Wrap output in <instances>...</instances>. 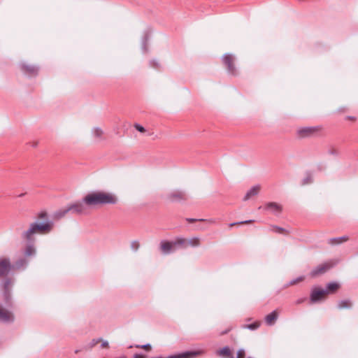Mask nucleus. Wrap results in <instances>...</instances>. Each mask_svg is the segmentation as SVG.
Wrapping results in <instances>:
<instances>
[{
    "mask_svg": "<svg viewBox=\"0 0 358 358\" xmlns=\"http://www.w3.org/2000/svg\"><path fill=\"white\" fill-rule=\"evenodd\" d=\"M173 242L163 241L160 243V248L164 254H169L173 250Z\"/></svg>",
    "mask_w": 358,
    "mask_h": 358,
    "instance_id": "nucleus-12",
    "label": "nucleus"
},
{
    "mask_svg": "<svg viewBox=\"0 0 358 358\" xmlns=\"http://www.w3.org/2000/svg\"><path fill=\"white\" fill-rule=\"evenodd\" d=\"M28 262L26 259H20L19 260H17L16 262H15V267L16 268H21L22 267H24L27 265Z\"/></svg>",
    "mask_w": 358,
    "mask_h": 358,
    "instance_id": "nucleus-24",
    "label": "nucleus"
},
{
    "mask_svg": "<svg viewBox=\"0 0 358 358\" xmlns=\"http://www.w3.org/2000/svg\"><path fill=\"white\" fill-rule=\"evenodd\" d=\"M11 264L8 258L0 259V277L4 276L8 273L11 269Z\"/></svg>",
    "mask_w": 358,
    "mask_h": 358,
    "instance_id": "nucleus-7",
    "label": "nucleus"
},
{
    "mask_svg": "<svg viewBox=\"0 0 358 358\" xmlns=\"http://www.w3.org/2000/svg\"><path fill=\"white\" fill-rule=\"evenodd\" d=\"M134 358H144L143 355H138V354H136L134 356Z\"/></svg>",
    "mask_w": 358,
    "mask_h": 358,
    "instance_id": "nucleus-41",
    "label": "nucleus"
},
{
    "mask_svg": "<svg viewBox=\"0 0 358 358\" xmlns=\"http://www.w3.org/2000/svg\"><path fill=\"white\" fill-rule=\"evenodd\" d=\"M38 217L39 219L45 220L48 217V214L46 212L42 211L38 213Z\"/></svg>",
    "mask_w": 358,
    "mask_h": 358,
    "instance_id": "nucleus-34",
    "label": "nucleus"
},
{
    "mask_svg": "<svg viewBox=\"0 0 358 358\" xmlns=\"http://www.w3.org/2000/svg\"><path fill=\"white\" fill-rule=\"evenodd\" d=\"M69 212H71V211H70L69 206H68L66 208L59 209L57 211H55L52 215V217L55 220H60L62 217H64Z\"/></svg>",
    "mask_w": 358,
    "mask_h": 358,
    "instance_id": "nucleus-15",
    "label": "nucleus"
},
{
    "mask_svg": "<svg viewBox=\"0 0 358 358\" xmlns=\"http://www.w3.org/2000/svg\"><path fill=\"white\" fill-rule=\"evenodd\" d=\"M14 321L13 314L0 306V322L10 323Z\"/></svg>",
    "mask_w": 358,
    "mask_h": 358,
    "instance_id": "nucleus-9",
    "label": "nucleus"
},
{
    "mask_svg": "<svg viewBox=\"0 0 358 358\" xmlns=\"http://www.w3.org/2000/svg\"><path fill=\"white\" fill-rule=\"evenodd\" d=\"M36 250L33 244H28L24 250V255L27 257L33 256L36 254Z\"/></svg>",
    "mask_w": 358,
    "mask_h": 358,
    "instance_id": "nucleus-18",
    "label": "nucleus"
},
{
    "mask_svg": "<svg viewBox=\"0 0 358 358\" xmlns=\"http://www.w3.org/2000/svg\"><path fill=\"white\" fill-rule=\"evenodd\" d=\"M134 127H135V129H136L137 131H140V132H141V133H143V132H145V129L143 126H141V124H134Z\"/></svg>",
    "mask_w": 358,
    "mask_h": 358,
    "instance_id": "nucleus-33",
    "label": "nucleus"
},
{
    "mask_svg": "<svg viewBox=\"0 0 358 358\" xmlns=\"http://www.w3.org/2000/svg\"><path fill=\"white\" fill-rule=\"evenodd\" d=\"M187 221L189 222H194L196 221H200V222H208L209 223H214V221L213 220H206V219H193V218H187Z\"/></svg>",
    "mask_w": 358,
    "mask_h": 358,
    "instance_id": "nucleus-28",
    "label": "nucleus"
},
{
    "mask_svg": "<svg viewBox=\"0 0 358 358\" xmlns=\"http://www.w3.org/2000/svg\"><path fill=\"white\" fill-rule=\"evenodd\" d=\"M328 243L331 245H338L342 243V241H340V238L338 237L332 238L329 239Z\"/></svg>",
    "mask_w": 358,
    "mask_h": 358,
    "instance_id": "nucleus-27",
    "label": "nucleus"
},
{
    "mask_svg": "<svg viewBox=\"0 0 358 358\" xmlns=\"http://www.w3.org/2000/svg\"><path fill=\"white\" fill-rule=\"evenodd\" d=\"M352 306V303L350 300L349 299H345L342 300L338 302V308L339 309H344V308H350Z\"/></svg>",
    "mask_w": 358,
    "mask_h": 358,
    "instance_id": "nucleus-19",
    "label": "nucleus"
},
{
    "mask_svg": "<svg viewBox=\"0 0 358 358\" xmlns=\"http://www.w3.org/2000/svg\"><path fill=\"white\" fill-rule=\"evenodd\" d=\"M339 287V285L336 282H329L327 285V288L324 290L328 291V294L335 292Z\"/></svg>",
    "mask_w": 358,
    "mask_h": 358,
    "instance_id": "nucleus-21",
    "label": "nucleus"
},
{
    "mask_svg": "<svg viewBox=\"0 0 358 358\" xmlns=\"http://www.w3.org/2000/svg\"><path fill=\"white\" fill-rule=\"evenodd\" d=\"M22 69L25 73L30 76L37 74L38 70L36 66L29 64H22Z\"/></svg>",
    "mask_w": 358,
    "mask_h": 358,
    "instance_id": "nucleus-16",
    "label": "nucleus"
},
{
    "mask_svg": "<svg viewBox=\"0 0 358 358\" xmlns=\"http://www.w3.org/2000/svg\"><path fill=\"white\" fill-rule=\"evenodd\" d=\"M245 352L243 349H240L237 352V356L236 358H245Z\"/></svg>",
    "mask_w": 358,
    "mask_h": 358,
    "instance_id": "nucleus-32",
    "label": "nucleus"
},
{
    "mask_svg": "<svg viewBox=\"0 0 358 358\" xmlns=\"http://www.w3.org/2000/svg\"><path fill=\"white\" fill-rule=\"evenodd\" d=\"M317 131V129L316 127H306L301 128L298 130V134L301 137H308L313 135L314 133H315Z\"/></svg>",
    "mask_w": 358,
    "mask_h": 358,
    "instance_id": "nucleus-11",
    "label": "nucleus"
},
{
    "mask_svg": "<svg viewBox=\"0 0 358 358\" xmlns=\"http://www.w3.org/2000/svg\"><path fill=\"white\" fill-rule=\"evenodd\" d=\"M334 264L331 262H326L324 264H321L318 265L316 268H315L310 273L311 277H316L319 275L324 273L331 267H333Z\"/></svg>",
    "mask_w": 358,
    "mask_h": 358,
    "instance_id": "nucleus-5",
    "label": "nucleus"
},
{
    "mask_svg": "<svg viewBox=\"0 0 358 358\" xmlns=\"http://www.w3.org/2000/svg\"><path fill=\"white\" fill-rule=\"evenodd\" d=\"M53 228V222L46 220L41 223L37 222L30 224L27 230L22 234V238L27 241L34 240V236L36 234H45L52 231Z\"/></svg>",
    "mask_w": 358,
    "mask_h": 358,
    "instance_id": "nucleus-2",
    "label": "nucleus"
},
{
    "mask_svg": "<svg viewBox=\"0 0 358 358\" xmlns=\"http://www.w3.org/2000/svg\"><path fill=\"white\" fill-rule=\"evenodd\" d=\"M303 301H304V299H299L296 301V303L299 304V303H302Z\"/></svg>",
    "mask_w": 358,
    "mask_h": 358,
    "instance_id": "nucleus-42",
    "label": "nucleus"
},
{
    "mask_svg": "<svg viewBox=\"0 0 358 358\" xmlns=\"http://www.w3.org/2000/svg\"><path fill=\"white\" fill-rule=\"evenodd\" d=\"M304 279V278L303 276H300L294 280H292V281H290L288 284V285H295L296 283L299 282H301Z\"/></svg>",
    "mask_w": 358,
    "mask_h": 358,
    "instance_id": "nucleus-31",
    "label": "nucleus"
},
{
    "mask_svg": "<svg viewBox=\"0 0 358 358\" xmlns=\"http://www.w3.org/2000/svg\"><path fill=\"white\" fill-rule=\"evenodd\" d=\"M278 318V313L276 310H273L271 313H269L268 315H266L265 318V321L267 324L272 325L274 324L275 321Z\"/></svg>",
    "mask_w": 358,
    "mask_h": 358,
    "instance_id": "nucleus-17",
    "label": "nucleus"
},
{
    "mask_svg": "<svg viewBox=\"0 0 358 358\" xmlns=\"http://www.w3.org/2000/svg\"><path fill=\"white\" fill-rule=\"evenodd\" d=\"M108 343L107 341H103V342L102 343V344H101V346H102L103 348H106V347H108Z\"/></svg>",
    "mask_w": 358,
    "mask_h": 358,
    "instance_id": "nucleus-40",
    "label": "nucleus"
},
{
    "mask_svg": "<svg viewBox=\"0 0 358 358\" xmlns=\"http://www.w3.org/2000/svg\"><path fill=\"white\" fill-rule=\"evenodd\" d=\"M198 355L197 352L195 351H187L182 353L169 355L166 357H163L162 356L159 357H154L152 358H194Z\"/></svg>",
    "mask_w": 358,
    "mask_h": 358,
    "instance_id": "nucleus-10",
    "label": "nucleus"
},
{
    "mask_svg": "<svg viewBox=\"0 0 358 358\" xmlns=\"http://www.w3.org/2000/svg\"><path fill=\"white\" fill-rule=\"evenodd\" d=\"M224 64L227 66L228 71L232 74L235 73V66L234 65V57L232 55L226 54L222 57Z\"/></svg>",
    "mask_w": 358,
    "mask_h": 358,
    "instance_id": "nucleus-8",
    "label": "nucleus"
},
{
    "mask_svg": "<svg viewBox=\"0 0 358 358\" xmlns=\"http://www.w3.org/2000/svg\"><path fill=\"white\" fill-rule=\"evenodd\" d=\"M151 64L153 67H157L158 66V63L156 62V61H152L151 62Z\"/></svg>",
    "mask_w": 358,
    "mask_h": 358,
    "instance_id": "nucleus-39",
    "label": "nucleus"
},
{
    "mask_svg": "<svg viewBox=\"0 0 358 358\" xmlns=\"http://www.w3.org/2000/svg\"><path fill=\"white\" fill-rule=\"evenodd\" d=\"M187 245L192 247H197L200 245V239L197 237H194L189 240H187Z\"/></svg>",
    "mask_w": 358,
    "mask_h": 358,
    "instance_id": "nucleus-23",
    "label": "nucleus"
},
{
    "mask_svg": "<svg viewBox=\"0 0 358 358\" xmlns=\"http://www.w3.org/2000/svg\"><path fill=\"white\" fill-rule=\"evenodd\" d=\"M117 201L115 194L104 192H93L85 196V202L90 208L97 205L115 204Z\"/></svg>",
    "mask_w": 358,
    "mask_h": 358,
    "instance_id": "nucleus-1",
    "label": "nucleus"
},
{
    "mask_svg": "<svg viewBox=\"0 0 358 358\" xmlns=\"http://www.w3.org/2000/svg\"><path fill=\"white\" fill-rule=\"evenodd\" d=\"M260 190V186L259 185H255L252 187H251L245 194V195L243 197L244 201H247L252 198V196H255L257 195Z\"/></svg>",
    "mask_w": 358,
    "mask_h": 358,
    "instance_id": "nucleus-13",
    "label": "nucleus"
},
{
    "mask_svg": "<svg viewBox=\"0 0 358 358\" xmlns=\"http://www.w3.org/2000/svg\"><path fill=\"white\" fill-rule=\"evenodd\" d=\"M140 247V243L138 241H133L131 243V248L134 251H137Z\"/></svg>",
    "mask_w": 358,
    "mask_h": 358,
    "instance_id": "nucleus-29",
    "label": "nucleus"
},
{
    "mask_svg": "<svg viewBox=\"0 0 358 358\" xmlns=\"http://www.w3.org/2000/svg\"><path fill=\"white\" fill-rule=\"evenodd\" d=\"M252 220H245V221H243V222H234V223H231L230 224V226L232 227V226H234L236 224H246V223H250L252 222Z\"/></svg>",
    "mask_w": 358,
    "mask_h": 358,
    "instance_id": "nucleus-36",
    "label": "nucleus"
},
{
    "mask_svg": "<svg viewBox=\"0 0 358 358\" xmlns=\"http://www.w3.org/2000/svg\"><path fill=\"white\" fill-rule=\"evenodd\" d=\"M92 134L93 136L99 139V140H101L102 139V137H103V131L99 128V127H94L92 129Z\"/></svg>",
    "mask_w": 358,
    "mask_h": 358,
    "instance_id": "nucleus-20",
    "label": "nucleus"
},
{
    "mask_svg": "<svg viewBox=\"0 0 358 358\" xmlns=\"http://www.w3.org/2000/svg\"><path fill=\"white\" fill-rule=\"evenodd\" d=\"M70 211L76 215H88L90 213V207L85 202V197L82 201H78L69 206Z\"/></svg>",
    "mask_w": 358,
    "mask_h": 358,
    "instance_id": "nucleus-3",
    "label": "nucleus"
},
{
    "mask_svg": "<svg viewBox=\"0 0 358 358\" xmlns=\"http://www.w3.org/2000/svg\"><path fill=\"white\" fill-rule=\"evenodd\" d=\"M259 327V324L257 322H255L251 324L246 325L245 327L250 330H255Z\"/></svg>",
    "mask_w": 358,
    "mask_h": 358,
    "instance_id": "nucleus-30",
    "label": "nucleus"
},
{
    "mask_svg": "<svg viewBox=\"0 0 358 358\" xmlns=\"http://www.w3.org/2000/svg\"><path fill=\"white\" fill-rule=\"evenodd\" d=\"M174 246H182L184 248L187 247V240L184 238H177L173 242Z\"/></svg>",
    "mask_w": 358,
    "mask_h": 358,
    "instance_id": "nucleus-22",
    "label": "nucleus"
},
{
    "mask_svg": "<svg viewBox=\"0 0 358 358\" xmlns=\"http://www.w3.org/2000/svg\"><path fill=\"white\" fill-rule=\"evenodd\" d=\"M136 347L141 348L143 349H145V350H150L151 348V346L150 344H145V345H137Z\"/></svg>",
    "mask_w": 358,
    "mask_h": 358,
    "instance_id": "nucleus-37",
    "label": "nucleus"
},
{
    "mask_svg": "<svg viewBox=\"0 0 358 358\" xmlns=\"http://www.w3.org/2000/svg\"><path fill=\"white\" fill-rule=\"evenodd\" d=\"M270 231L278 233V234H282L286 231V230L282 227L275 226V225H271L270 227Z\"/></svg>",
    "mask_w": 358,
    "mask_h": 358,
    "instance_id": "nucleus-26",
    "label": "nucleus"
},
{
    "mask_svg": "<svg viewBox=\"0 0 358 358\" xmlns=\"http://www.w3.org/2000/svg\"><path fill=\"white\" fill-rule=\"evenodd\" d=\"M311 181H312V178H311V177L310 176H307L306 178H304L303 180L302 184L303 185H307V184L311 182Z\"/></svg>",
    "mask_w": 358,
    "mask_h": 358,
    "instance_id": "nucleus-35",
    "label": "nucleus"
},
{
    "mask_svg": "<svg viewBox=\"0 0 358 358\" xmlns=\"http://www.w3.org/2000/svg\"><path fill=\"white\" fill-rule=\"evenodd\" d=\"M166 199L169 202H180L187 199V195L185 192L180 189H175L169 192Z\"/></svg>",
    "mask_w": 358,
    "mask_h": 358,
    "instance_id": "nucleus-4",
    "label": "nucleus"
},
{
    "mask_svg": "<svg viewBox=\"0 0 358 358\" xmlns=\"http://www.w3.org/2000/svg\"><path fill=\"white\" fill-rule=\"evenodd\" d=\"M265 208L268 210L271 211L272 213H273L275 214H278L282 210L281 206L275 202H270V203H266Z\"/></svg>",
    "mask_w": 358,
    "mask_h": 358,
    "instance_id": "nucleus-14",
    "label": "nucleus"
},
{
    "mask_svg": "<svg viewBox=\"0 0 358 358\" xmlns=\"http://www.w3.org/2000/svg\"><path fill=\"white\" fill-rule=\"evenodd\" d=\"M338 238H340V241H342V243L346 242L349 239L348 236H341V237H338Z\"/></svg>",
    "mask_w": 358,
    "mask_h": 358,
    "instance_id": "nucleus-38",
    "label": "nucleus"
},
{
    "mask_svg": "<svg viewBox=\"0 0 358 358\" xmlns=\"http://www.w3.org/2000/svg\"><path fill=\"white\" fill-rule=\"evenodd\" d=\"M10 280L7 279L3 283V289H4V296L6 298H7V295L8 294V288H9V286L10 285Z\"/></svg>",
    "mask_w": 358,
    "mask_h": 358,
    "instance_id": "nucleus-25",
    "label": "nucleus"
},
{
    "mask_svg": "<svg viewBox=\"0 0 358 358\" xmlns=\"http://www.w3.org/2000/svg\"><path fill=\"white\" fill-rule=\"evenodd\" d=\"M143 48V50H144V51H145V52H146V51H147V50H146V48H145V43H144Z\"/></svg>",
    "mask_w": 358,
    "mask_h": 358,
    "instance_id": "nucleus-43",
    "label": "nucleus"
},
{
    "mask_svg": "<svg viewBox=\"0 0 358 358\" xmlns=\"http://www.w3.org/2000/svg\"><path fill=\"white\" fill-rule=\"evenodd\" d=\"M327 294H328L327 290L317 288L313 289L310 294V301L312 303L318 302L319 301L323 299Z\"/></svg>",
    "mask_w": 358,
    "mask_h": 358,
    "instance_id": "nucleus-6",
    "label": "nucleus"
}]
</instances>
